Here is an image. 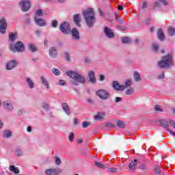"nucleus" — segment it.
Returning <instances> with one entry per match:
<instances>
[{
    "instance_id": "obj_44",
    "label": "nucleus",
    "mask_w": 175,
    "mask_h": 175,
    "mask_svg": "<svg viewBox=\"0 0 175 175\" xmlns=\"http://www.w3.org/2000/svg\"><path fill=\"white\" fill-rule=\"evenodd\" d=\"M36 16H43V10H42V9L37 10Z\"/></svg>"
},
{
    "instance_id": "obj_12",
    "label": "nucleus",
    "mask_w": 175,
    "mask_h": 175,
    "mask_svg": "<svg viewBox=\"0 0 175 175\" xmlns=\"http://www.w3.org/2000/svg\"><path fill=\"white\" fill-rule=\"evenodd\" d=\"M104 33L108 39H113L114 38V33L110 28L105 27L104 28Z\"/></svg>"
},
{
    "instance_id": "obj_39",
    "label": "nucleus",
    "mask_w": 175,
    "mask_h": 175,
    "mask_svg": "<svg viewBox=\"0 0 175 175\" xmlns=\"http://www.w3.org/2000/svg\"><path fill=\"white\" fill-rule=\"evenodd\" d=\"M52 73H53V75H55V76H59V75H61V72L57 68H53Z\"/></svg>"
},
{
    "instance_id": "obj_40",
    "label": "nucleus",
    "mask_w": 175,
    "mask_h": 175,
    "mask_svg": "<svg viewBox=\"0 0 175 175\" xmlns=\"http://www.w3.org/2000/svg\"><path fill=\"white\" fill-rule=\"evenodd\" d=\"M109 173H117L118 170L116 167H110L107 169Z\"/></svg>"
},
{
    "instance_id": "obj_23",
    "label": "nucleus",
    "mask_w": 175,
    "mask_h": 175,
    "mask_svg": "<svg viewBox=\"0 0 175 175\" xmlns=\"http://www.w3.org/2000/svg\"><path fill=\"white\" fill-rule=\"evenodd\" d=\"M157 36L159 40H165V34H163V31L162 29H159L157 32Z\"/></svg>"
},
{
    "instance_id": "obj_34",
    "label": "nucleus",
    "mask_w": 175,
    "mask_h": 175,
    "mask_svg": "<svg viewBox=\"0 0 175 175\" xmlns=\"http://www.w3.org/2000/svg\"><path fill=\"white\" fill-rule=\"evenodd\" d=\"M54 161H55V165H57V166H59V165H61V158H59V157L58 156H54Z\"/></svg>"
},
{
    "instance_id": "obj_58",
    "label": "nucleus",
    "mask_w": 175,
    "mask_h": 175,
    "mask_svg": "<svg viewBox=\"0 0 175 175\" xmlns=\"http://www.w3.org/2000/svg\"><path fill=\"white\" fill-rule=\"evenodd\" d=\"M25 23L27 24H31V18H26Z\"/></svg>"
},
{
    "instance_id": "obj_61",
    "label": "nucleus",
    "mask_w": 175,
    "mask_h": 175,
    "mask_svg": "<svg viewBox=\"0 0 175 175\" xmlns=\"http://www.w3.org/2000/svg\"><path fill=\"white\" fill-rule=\"evenodd\" d=\"M27 132H32V127H31V126L27 127Z\"/></svg>"
},
{
    "instance_id": "obj_26",
    "label": "nucleus",
    "mask_w": 175,
    "mask_h": 175,
    "mask_svg": "<svg viewBox=\"0 0 175 175\" xmlns=\"http://www.w3.org/2000/svg\"><path fill=\"white\" fill-rule=\"evenodd\" d=\"M15 155L16 157H23L24 155V152L23 151V149L20 148H17L15 150Z\"/></svg>"
},
{
    "instance_id": "obj_8",
    "label": "nucleus",
    "mask_w": 175,
    "mask_h": 175,
    "mask_svg": "<svg viewBox=\"0 0 175 175\" xmlns=\"http://www.w3.org/2000/svg\"><path fill=\"white\" fill-rule=\"evenodd\" d=\"M8 29V23H6L5 18H0V33L5 34L6 33V29Z\"/></svg>"
},
{
    "instance_id": "obj_4",
    "label": "nucleus",
    "mask_w": 175,
    "mask_h": 175,
    "mask_svg": "<svg viewBox=\"0 0 175 175\" xmlns=\"http://www.w3.org/2000/svg\"><path fill=\"white\" fill-rule=\"evenodd\" d=\"M10 49L13 53H24V43L21 41H18L15 45L11 44Z\"/></svg>"
},
{
    "instance_id": "obj_63",
    "label": "nucleus",
    "mask_w": 175,
    "mask_h": 175,
    "mask_svg": "<svg viewBox=\"0 0 175 175\" xmlns=\"http://www.w3.org/2000/svg\"><path fill=\"white\" fill-rule=\"evenodd\" d=\"M118 10H124V7H122V5H118Z\"/></svg>"
},
{
    "instance_id": "obj_18",
    "label": "nucleus",
    "mask_w": 175,
    "mask_h": 175,
    "mask_svg": "<svg viewBox=\"0 0 175 175\" xmlns=\"http://www.w3.org/2000/svg\"><path fill=\"white\" fill-rule=\"evenodd\" d=\"M49 55L51 58L57 57V55H58V53L57 52V49H55V47H52L49 49Z\"/></svg>"
},
{
    "instance_id": "obj_15",
    "label": "nucleus",
    "mask_w": 175,
    "mask_h": 175,
    "mask_svg": "<svg viewBox=\"0 0 175 175\" xmlns=\"http://www.w3.org/2000/svg\"><path fill=\"white\" fill-rule=\"evenodd\" d=\"M62 107L64 113H66L67 116H70L71 112H70V107H69V105L66 103H62Z\"/></svg>"
},
{
    "instance_id": "obj_37",
    "label": "nucleus",
    "mask_w": 175,
    "mask_h": 175,
    "mask_svg": "<svg viewBox=\"0 0 175 175\" xmlns=\"http://www.w3.org/2000/svg\"><path fill=\"white\" fill-rule=\"evenodd\" d=\"M152 49L153 51L157 53V51H158V50H159V46H158L157 43H152Z\"/></svg>"
},
{
    "instance_id": "obj_21",
    "label": "nucleus",
    "mask_w": 175,
    "mask_h": 175,
    "mask_svg": "<svg viewBox=\"0 0 175 175\" xmlns=\"http://www.w3.org/2000/svg\"><path fill=\"white\" fill-rule=\"evenodd\" d=\"M46 175H58V172H57V169L51 168L45 170Z\"/></svg>"
},
{
    "instance_id": "obj_19",
    "label": "nucleus",
    "mask_w": 175,
    "mask_h": 175,
    "mask_svg": "<svg viewBox=\"0 0 175 175\" xmlns=\"http://www.w3.org/2000/svg\"><path fill=\"white\" fill-rule=\"evenodd\" d=\"M40 80L42 84H43V85H44L47 90L50 89V85L49 84V81H47V79L44 76H41L40 78Z\"/></svg>"
},
{
    "instance_id": "obj_49",
    "label": "nucleus",
    "mask_w": 175,
    "mask_h": 175,
    "mask_svg": "<svg viewBox=\"0 0 175 175\" xmlns=\"http://www.w3.org/2000/svg\"><path fill=\"white\" fill-rule=\"evenodd\" d=\"M154 110H155V111H159V112L163 111L162 109H161V107L159 105H156L154 107Z\"/></svg>"
},
{
    "instance_id": "obj_7",
    "label": "nucleus",
    "mask_w": 175,
    "mask_h": 175,
    "mask_svg": "<svg viewBox=\"0 0 175 175\" xmlns=\"http://www.w3.org/2000/svg\"><path fill=\"white\" fill-rule=\"evenodd\" d=\"M60 31L62 33H70V25L68 22H64L60 25Z\"/></svg>"
},
{
    "instance_id": "obj_27",
    "label": "nucleus",
    "mask_w": 175,
    "mask_h": 175,
    "mask_svg": "<svg viewBox=\"0 0 175 175\" xmlns=\"http://www.w3.org/2000/svg\"><path fill=\"white\" fill-rule=\"evenodd\" d=\"M10 170L12 173H14V174H18V173H20V170L18 169V167H16V166L14 165H10Z\"/></svg>"
},
{
    "instance_id": "obj_45",
    "label": "nucleus",
    "mask_w": 175,
    "mask_h": 175,
    "mask_svg": "<svg viewBox=\"0 0 175 175\" xmlns=\"http://www.w3.org/2000/svg\"><path fill=\"white\" fill-rule=\"evenodd\" d=\"M91 125V123L90 122H83L82 124V127L83 128H88Z\"/></svg>"
},
{
    "instance_id": "obj_22",
    "label": "nucleus",
    "mask_w": 175,
    "mask_h": 175,
    "mask_svg": "<svg viewBox=\"0 0 175 175\" xmlns=\"http://www.w3.org/2000/svg\"><path fill=\"white\" fill-rule=\"evenodd\" d=\"M137 166V159H134V161H132L130 163L129 165V168L130 169V170H135Z\"/></svg>"
},
{
    "instance_id": "obj_16",
    "label": "nucleus",
    "mask_w": 175,
    "mask_h": 175,
    "mask_svg": "<svg viewBox=\"0 0 175 175\" xmlns=\"http://www.w3.org/2000/svg\"><path fill=\"white\" fill-rule=\"evenodd\" d=\"M74 23L76 24L77 27H80V23L81 22V15L79 14H75L74 15Z\"/></svg>"
},
{
    "instance_id": "obj_62",
    "label": "nucleus",
    "mask_w": 175,
    "mask_h": 175,
    "mask_svg": "<svg viewBox=\"0 0 175 175\" xmlns=\"http://www.w3.org/2000/svg\"><path fill=\"white\" fill-rule=\"evenodd\" d=\"M98 10H99L100 16L103 17V16H105V14H103V12L102 10H100V9H99Z\"/></svg>"
},
{
    "instance_id": "obj_10",
    "label": "nucleus",
    "mask_w": 175,
    "mask_h": 175,
    "mask_svg": "<svg viewBox=\"0 0 175 175\" xmlns=\"http://www.w3.org/2000/svg\"><path fill=\"white\" fill-rule=\"evenodd\" d=\"M3 106L7 111L12 112L14 110V107L13 106V103L9 100H5L3 103Z\"/></svg>"
},
{
    "instance_id": "obj_54",
    "label": "nucleus",
    "mask_w": 175,
    "mask_h": 175,
    "mask_svg": "<svg viewBox=\"0 0 175 175\" xmlns=\"http://www.w3.org/2000/svg\"><path fill=\"white\" fill-rule=\"evenodd\" d=\"M66 83H65V81L64 80H62V79H60L59 81V85H65Z\"/></svg>"
},
{
    "instance_id": "obj_43",
    "label": "nucleus",
    "mask_w": 175,
    "mask_h": 175,
    "mask_svg": "<svg viewBox=\"0 0 175 175\" xmlns=\"http://www.w3.org/2000/svg\"><path fill=\"white\" fill-rule=\"evenodd\" d=\"M122 43H129L131 42V39L128 37H123L122 38Z\"/></svg>"
},
{
    "instance_id": "obj_20",
    "label": "nucleus",
    "mask_w": 175,
    "mask_h": 175,
    "mask_svg": "<svg viewBox=\"0 0 175 175\" xmlns=\"http://www.w3.org/2000/svg\"><path fill=\"white\" fill-rule=\"evenodd\" d=\"M72 39L75 40H79L80 39V34L79 33V30L77 29H73L72 30Z\"/></svg>"
},
{
    "instance_id": "obj_1",
    "label": "nucleus",
    "mask_w": 175,
    "mask_h": 175,
    "mask_svg": "<svg viewBox=\"0 0 175 175\" xmlns=\"http://www.w3.org/2000/svg\"><path fill=\"white\" fill-rule=\"evenodd\" d=\"M67 76L72 79V84L74 85H79V83L81 84H84L85 83V77L84 75L76 72V71H67L66 72Z\"/></svg>"
},
{
    "instance_id": "obj_24",
    "label": "nucleus",
    "mask_w": 175,
    "mask_h": 175,
    "mask_svg": "<svg viewBox=\"0 0 175 175\" xmlns=\"http://www.w3.org/2000/svg\"><path fill=\"white\" fill-rule=\"evenodd\" d=\"M12 133L10 130H5L3 132V137L5 139H9V137H12Z\"/></svg>"
},
{
    "instance_id": "obj_57",
    "label": "nucleus",
    "mask_w": 175,
    "mask_h": 175,
    "mask_svg": "<svg viewBox=\"0 0 175 175\" xmlns=\"http://www.w3.org/2000/svg\"><path fill=\"white\" fill-rule=\"evenodd\" d=\"M147 5H148V4H147V2H144L143 3V5H142V9H146V8H147Z\"/></svg>"
},
{
    "instance_id": "obj_28",
    "label": "nucleus",
    "mask_w": 175,
    "mask_h": 175,
    "mask_svg": "<svg viewBox=\"0 0 175 175\" xmlns=\"http://www.w3.org/2000/svg\"><path fill=\"white\" fill-rule=\"evenodd\" d=\"M103 118H105V113L103 112L94 116V120L96 121H102Z\"/></svg>"
},
{
    "instance_id": "obj_9",
    "label": "nucleus",
    "mask_w": 175,
    "mask_h": 175,
    "mask_svg": "<svg viewBox=\"0 0 175 175\" xmlns=\"http://www.w3.org/2000/svg\"><path fill=\"white\" fill-rule=\"evenodd\" d=\"M17 65H18V62H17V60L12 59L7 62L5 68L7 70H12V69H14V68H16Z\"/></svg>"
},
{
    "instance_id": "obj_48",
    "label": "nucleus",
    "mask_w": 175,
    "mask_h": 175,
    "mask_svg": "<svg viewBox=\"0 0 175 175\" xmlns=\"http://www.w3.org/2000/svg\"><path fill=\"white\" fill-rule=\"evenodd\" d=\"M75 139V133H70L69 135V141L73 142V139Z\"/></svg>"
},
{
    "instance_id": "obj_13",
    "label": "nucleus",
    "mask_w": 175,
    "mask_h": 175,
    "mask_svg": "<svg viewBox=\"0 0 175 175\" xmlns=\"http://www.w3.org/2000/svg\"><path fill=\"white\" fill-rule=\"evenodd\" d=\"M34 21L36 25H38V27H46V21H44V19L38 18L36 16H34Z\"/></svg>"
},
{
    "instance_id": "obj_50",
    "label": "nucleus",
    "mask_w": 175,
    "mask_h": 175,
    "mask_svg": "<svg viewBox=\"0 0 175 175\" xmlns=\"http://www.w3.org/2000/svg\"><path fill=\"white\" fill-rule=\"evenodd\" d=\"M65 57H66V61H70V56L69 55V53L66 52Z\"/></svg>"
},
{
    "instance_id": "obj_3",
    "label": "nucleus",
    "mask_w": 175,
    "mask_h": 175,
    "mask_svg": "<svg viewBox=\"0 0 175 175\" xmlns=\"http://www.w3.org/2000/svg\"><path fill=\"white\" fill-rule=\"evenodd\" d=\"M172 65H173V59L170 54L163 57L162 59L158 62V66L161 68H169Z\"/></svg>"
},
{
    "instance_id": "obj_56",
    "label": "nucleus",
    "mask_w": 175,
    "mask_h": 175,
    "mask_svg": "<svg viewBox=\"0 0 175 175\" xmlns=\"http://www.w3.org/2000/svg\"><path fill=\"white\" fill-rule=\"evenodd\" d=\"M122 100V98L121 97H116V103H118V102H121Z\"/></svg>"
},
{
    "instance_id": "obj_52",
    "label": "nucleus",
    "mask_w": 175,
    "mask_h": 175,
    "mask_svg": "<svg viewBox=\"0 0 175 175\" xmlns=\"http://www.w3.org/2000/svg\"><path fill=\"white\" fill-rule=\"evenodd\" d=\"M105 75H99L98 80H100V81H103L105 80Z\"/></svg>"
},
{
    "instance_id": "obj_17",
    "label": "nucleus",
    "mask_w": 175,
    "mask_h": 175,
    "mask_svg": "<svg viewBox=\"0 0 175 175\" xmlns=\"http://www.w3.org/2000/svg\"><path fill=\"white\" fill-rule=\"evenodd\" d=\"M25 80L29 88H30V90H33V88H35V82H33V80L29 77H26Z\"/></svg>"
},
{
    "instance_id": "obj_25",
    "label": "nucleus",
    "mask_w": 175,
    "mask_h": 175,
    "mask_svg": "<svg viewBox=\"0 0 175 175\" xmlns=\"http://www.w3.org/2000/svg\"><path fill=\"white\" fill-rule=\"evenodd\" d=\"M27 47L29 51H31V53H35L38 51V49H36V46L33 43H29Z\"/></svg>"
},
{
    "instance_id": "obj_64",
    "label": "nucleus",
    "mask_w": 175,
    "mask_h": 175,
    "mask_svg": "<svg viewBox=\"0 0 175 175\" xmlns=\"http://www.w3.org/2000/svg\"><path fill=\"white\" fill-rule=\"evenodd\" d=\"M49 43V40L47 39H45L44 40V46H47V44Z\"/></svg>"
},
{
    "instance_id": "obj_42",
    "label": "nucleus",
    "mask_w": 175,
    "mask_h": 175,
    "mask_svg": "<svg viewBox=\"0 0 175 175\" xmlns=\"http://www.w3.org/2000/svg\"><path fill=\"white\" fill-rule=\"evenodd\" d=\"M154 173L156 174H161V167L156 165L154 167Z\"/></svg>"
},
{
    "instance_id": "obj_33",
    "label": "nucleus",
    "mask_w": 175,
    "mask_h": 175,
    "mask_svg": "<svg viewBox=\"0 0 175 175\" xmlns=\"http://www.w3.org/2000/svg\"><path fill=\"white\" fill-rule=\"evenodd\" d=\"M117 126H118V128H120L121 129H122L125 128V123L122 120H118Z\"/></svg>"
},
{
    "instance_id": "obj_47",
    "label": "nucleus",
    "mask_w": 175,
    "mask_h": 175,
    "mask_svg": "<svg viewBox=\"0 0 175 175\" xmlns=\"http://www.w3.org/2000/svg\"><path fill=\"white\" fill-rule=\"evenodd\" d=\"M42 107L43 108L44 110H47L49 107V104L46 103H43L42 104Z\"/></svg>"
},
{
    "instance_id": "obj_2",
    "label": "nucleus",
    "mask_w": 175,
    "mask_h": 175,
    "mask_svg": "<svg viewBox=\"0 0 175 175\" xmlns=\"http://www.w3.org/2000/svg\"><path fill=\"white\" fill-rule=\"evenodd\" d=\"M83 16L88 27H89V28L94 27V24H95L96 21L94 10L90 8L83 11Z\"/></svg>"
},
{
    "instance_id": "obj_30",
    "label": "nucleus",
    "mask_w": 175,
    "mask_h": 175,
    "mask_svg": "<svg viewBox=\"0 0 175 175\" xmlns=\"http://www.w3.org/2000/svg\"><path fill=\"white\" fill-rule=\"evenodd\" d=\"M126 95H133L135 94V88L131 87L125 91Z\"/></svg>"
},
{
    "instance_id": "obj_32",
    "label": "nucleus",
    "mask_w": 175,
    "mask_h": 175,
    "mask_svg": "<svg viewBox=\"0 0 175 175\" xmlns=\"http://www.w3.org/2000/svg\"><path fill=\"white\" fill-rule=\"evenodd\" d=\"M16 38H17V33H10L9 35V39L10 42H14Z\"/></svg>"
},
{
    "instance_id": "obj_59",
    "label": "nucleus",
    "mask_w": 175,
    "mask_h": 175,
    "mask_svg": "<svg viewBox=\"0 0 175 175\" xmlns=\"http://www.w3.org/2000/svg\"><path fill=\"white\" fill-rule=\"evenodd\" d=\"M36 33L37 36H40V33H42V31L40 30H36Z\"/></svg>"
},
{
    "instance_id": "obj_46",
    "label": "nucleus",
    "mask_w": 175,
    "mask_h": 175,
    "mask_svg": "<svg viewBox=\"0 0 175 175\" xmlns=\"http://www.w3.org/2000/svg\"><path fill=\"white\" fill-rule=\"evenodd\" d=\"M159 6H161V4L159 3V2L156 1L153 5L154 10H157V9H158V8H159Z\"/></svg>"
},
{
    "instance_id": "obj_29",
    "label": "nucleus",
    "mask_w": 175,
    "mask_h": 175,
    "mask_svg": "<svg viewBox=\"0 0 175 175\" xmlns=\"http://www.w3.org/2000/svg\"><path fill=\"white\" fill-rule=\"evenodd\" d=\"M134 79L135 81H136L137 83H139V81H142V77H140V74H139V72H134Z\"/></svg>"
},
{
    "instance_id": "obj_31",
    "label": "nucleus",
    "mask_w": 175,
    "mask_h": 175,
    "mask_svg": "<svg viewBox=\"0 0 175 175\" xmlns=\"http://www.w3.org/2000/svg\"><path fill=\"white\" fill-rule=\"evenodd\" d=\"M168 34L170 36H174L175 35V28L173 27H170L168 28Z\"/></svg>"
},
{
    "instance_id": "obj_41",
    "label": "nucleus",
    "mask_w": 175,
    "mask_h": 175,
    "mask_svg": "<svg viewBox=\"0 0 175 175\" xmlns=\"http://www.w3.org/2000/svg\"><path fill=\"white\" fill-rule=\"evenodd\" d=\"M94 163L97 167H100V169H105V165L103 164H102L98 161H95Z\"/></svg>"
},
{
    "instance_id": "obj_36",
    "label": "nucleus",
    "mask_w": 175,
    "mask_h": 175,
    "mask_svg": "<svg viewBox=\"0 0 175 175\" xmlns=\"http://www.w3.org/2000/svg\"><path fill=\"white\" fill-rule=\"evenodd\" d=\"M139 169L140 170H145V171H147V170H148V166H147L146 164L142 163V164H140V165H139Z\"/></svg>"
},
{
    "instance_id": "obj_35",
    "label": "nucleus",
    "mask_w": 175,
    "mask_h": 175,
    "mask_svg": "<svg viewBox=\"0 0 175 175\" xmlns=\"http://www.w3.org/2000/svg\"><path fill=\"white\" fill-rule=\"evenodd\" d=\"M132 85V80L131 79H126L124 83V89L128 88V87H131Z\"/></svg>"
},
{
    "instance_id": "obj_5",
    "label": "nucleus",
    "mask_w": 175,
    "mask_h": 175,
    "mask_svg": "<svg viewBox=\"0 0 175 175\" xmlns=\"http://www.w3.org/2000/svg\"><path fill=\"white\" fill-rule=\"evenodd\" d=\"M97 96L103 100H107L110 98V93L105 90H99L96 92Z\"/></svg>"
},
{
    "instance_id": "obj_60",
    "label": "nucleus",
    "mask_w": 175,
    "mask_h": 175,
    "mask_svg": "<svg viewBox=\"0 0 175 175\" xmlns=\"http://www.w3.org/2000/svg\"><path fill=\"white\" fill-rule=\"evenodd\" d=\"M116 21H118V23H119V24H123L124 23V20L118 18Z\"/></svg>"
},
{
    "instance_id": "obj_14",
    "label": "nucleus",
    "mask_w": 175,
    "mask_h": 175,
    "mask_svg": "<svg viewBox=\"0 0 175 175\" xmlns=\"http://www.w3.org/2000/svg\"><path fill=\"white\" fill-rule=\"evenodd\" d=\"M88 80L92 84L96 83V79L95 78V72L94 71H89L88 74Z\"/></svg>"
},
{
    "instance_id": "obj_11",
    "label": "nucleus",
    "mask_w": 175,
    "mask_h": 175,
    "mask_svg": "<svg viewBox=\"0 0 175 175\" xmlns=\"http://www.w3.org/2000/svg\"><path fill=\"white\" fill-rule=\"evenodd\" d=\"M112 86L115 91H124L125 90V86L124 85H120L118 81H114L112 83Z\"/></svg>"
},
{
    "instance_id": "obj_53",
    "label": "nucleus",
    "mask_w": 175,
    "mask_h": 175,
    "mask_svg": "<svg viewBox=\"0 0 175 175\" xmlns=\"http://www.w3.org/2000/svg\"><path fill=\"white\" fill-rule=\"evenodd\" d=\"M85 62H86V64H91V62H92L91 58H90V57H86V58L85 59Z\"/></svg>"
},
{
    "instance_id": "obj_51",
    "label": "nucleus",
    "mask_w": 175,
    "mask_h": 175,
    "mask_svg": "<svg viewBox=\"0 0 175 175\" xmlns=\"http://www.w3.org/2000/svg\"><path fill=\"white\" fill-rule=\"evenodd\" d=\"M158 79L160 80H162V79L165 78V73L162 72L161 75H158Z\"/></svg>"
},
{
    "instance_id": "obj_38",
    "label": "nucleus",
    "mask_w": 175,
    "mask_h": 175,
    "mask_svg": "<svg viewBox=\"0 0 175 175\" xmlns=\"http://www.w3.org/2000/svg\"><path fill=\"white\" fill-rule=\"evenodd\" d=\"M51 24L52 28H57V27H58V21L53 20Z\"/></svg>"
},
{
    "instance_id": "obj_6",
    "label": "nucleus",
    "mask_w": 175,
    "mask_h": 175,
    "mask_svg": "<svg viewBox=\"0 0 175 175\" xmlns=\"http://www.w3.org/2000/svg\"><path fill=\"white\" fill-rule=\"evenodd\" d=\"M18 5L22 12H28L31 9V1L29 0H22Z\"/></svg>"
},
{
    "instance_id": "obj_55",
    "label": "nucleus",
    "mask_w": 175,
    "mask_h": 175,
    "mask_svg": "<svg viewBox=\"0 0 175 175\" xmlns=\"http://www.w3.org/2000/svg\"><path fill=\"white\" fill-rule=\"evenodd\" d=\"M160 2H161V3H163V5H167V1L166 0H159Z\"/></svg>"
}]
</instances>
